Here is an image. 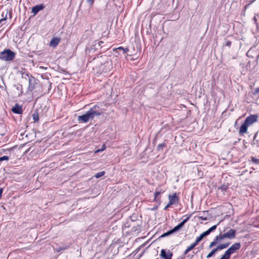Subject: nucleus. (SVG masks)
<instances>
[{
    "instance_id": "35",
    "label": "nucleus",
    "mask_w": 259,
    "mask_h": 259,
    "mask_svg": "<svg viewBox=\"0 0 259 259\" xmlns=\"http://www.w3.org/2000/svg\"><path fill=\"white\" fill-rule=\"evenodd\" d=\"M87 2L89 4H92L94 2V0H87Z\"/></svg>"
},
{
    "instance_id": "12",
    "label": "nucleus",
    "mask_w": 259,
    "mask_h": 259,
    "mask_svg": "<svg viewBox=\"0 0 259 259\" xmlns=\"http://www.w3.org/2000/svg\"><path fill=\"white\" fill-rule=\"evenodd\" d=\"M60 41V38L58 37H53L52 38L50 42V46L52 47H56L59 43Z\"/></svg>"
},
{
    "instance_id": "25",
    "label": "nucleus",
    "mask_w": 259,
    "mask_h": 259,
    "mask_svg": "<svg viewBox=\"0 0 259 259\" xmlns=\"http://www.w3.org/2000/svg\"><path fill=\"white\" fill-rule=\"evenodd\" d=\"M105 174V171H100L99 172H98L97 174H96V175H95V177L96 178H100L101 177L103 176V175H104Z\"/></svg>"
},
{
    "instance_id": "10",
    "label": "nucleus",
    "mask_w": 259,
    "mask_h": 259,
    "mask_svg": "<svg viewBox=\"0 0 259 259\" xmlns=\"http://www.w3.org/2000/svg\"><path fill=\"white\" fill-rule=\"evenodd\" d=\"M44 8L45 6L42 4L37 5L32 8L31 12L33 15H36L39 11L42 10Z\"/></svg>"
},
{
    "instance_id": "13",
    "label": "nucleus",
    "mask_w": 259,
    "mask_h": 259,
    "mask_svg": "<svg viewBox=\"0 0 259 259\" xmlns=\"http://www.w3.org/2000/svg\"><path fill=\"white\" fill-rule=\"evenodd\" d=\"M219 224V223L217 225L212 226L211 227L209 228L207 230H206V231L202 233V234H203V236L204 237L208 236L211 232H213L217 229V227Z\"/></svg>"
},
{
    "instance_id": "22",
    "label": "nucleus",
    "mask_w": 259,
    "mask_h": 259,
    "mask_svg": "<svg viewBox=\"0 0 259 259\" xmlns=\"http://www.w3.org/2000/svg\"><path fill=\"white\" fill-rule=\"evenodd\" d=\"M190 219V216L187 217L185 219H184L182 222H181L179 225L181 227V228L184 226L185 224Z\"/></svg>"
},
{
    "instance_id": "6",
    "label": "nucleus",
    "mask_w": 259,
    "mask_h": 259,
    "mask_svg": "<svg viewBox=\"0 0 259 259\" xmlns=\"http://www.w3.org/2000/svg\"><path fill=\"white\" fill-rule=\"evenodd\" d=\"M257 117L258 116L257 115H251L245 119L244 122L249 126L256 122L257 120Z\"/></svg>"
},
{
    "instance_id": "5",
    "label": "nucleus",
    "mask_w": 259,
    "mask_h": 259,
    "mask_svg": "<svg viewBox=\"0 0 259 259\" xmlns=\"http://www.w3.org/2000/svg\"><path fill=\"white\" fill-rule=\"evenodd\" d=\"M241 247V244L239 242L233 244L225 252L231 256V255L239 250Z\"/></svg>"
},
{
    "instance_id": "17",
    "label": "nucleus",
    "mask_w": 259,
    "mask_h": 259,
    "mask_svg": "<svg viewBox=\"0 0 259 259\" xmlns=\"http://www.w3.org/2000/svg\"><path fill=\"white\" fill-rule=\"evenodd\" d=\"M230 244V242H228V243H223V244H219L216 247V249H217L218 251L224 249L225 248H227Z\"/></svg>"
},
{
    "instance_id": "28",
    "label": "nucleus",
    "mask_w": 259,
    "mask_h": 259,
    "mask_svg": "<svg viewBox=\"0 0 259 259\" xmlns=\"http://www.w3.org/2000/svg\"><path fill=\"white\" fill-rule=\"evenodd\" d=\"M9 159V157L8 156H4L3 157H0V162L4 160H8Z\"/></svg>"
},
{
    "instance_id": "11",
    "label": "nucleus",
    "mask_w": 259,
    "mask_h": 259,
    "mask_svg": "<svg viewBox=\"0 0 259 259\" xmlns=\"http://www.w3.org/2000/svg\"><path fill=\"white\" fill-rule=\"evenodd\" d=\"M229 237V239H233L236 237V230L233 229H229L227 232H226Z\"/></svg>"
},
{
    "instance_id": "45",
    "label": "nucleus",
    "mask_w": 259,
    "mask_h": 259,
    "mask_svg": "<svg viewBox=\"0 0 259 259\" xmlns=\"http://www.w3.org/2000/svg\"><path fill=\"white\" fill-rule=\"evenodd\" d=\"M193 252H194V253H197V252H196V251H194Z\"/></svg>"
},
{
    "instance_id": "19",
    "label": "nucleus",
    "mask_w": 259,
    "mask_h": 259,
    "mask_svg": "<svg viewBox=\"0 0 259 259\" xmlns=\"http://www.w3.org/2000/svg\"><path fill=\"white\" fill-rule=\"evenodd\" d=\"M32 117L34 122H38L39 121V114L37 110H35L32 114Z\"/></svg>"
},
{
    "instance_id": "27",
    "label": "nucleus",
    "mask_w": 259,
    "mask_h": 259,
    "mask_svg": "<svg viewBox=\"0 0 259 259\" xmlns=\"http://www.w3.org/2000/svg\"><path fill=\"white\" fill-rule=\"evenodd\" d=\"M230 256L228 255L226 252H225L224 254L222 255V256L220 259H230Z\"/></svg>"
},
{
    "instance_id": "41",
    "label": "nucleus",
    "mask_w": 259,
    "mask_h": 259,
    "mask_svg": "<svg viewBox=\"0 0 259 259\" xmlns=\"http://www.w3.org/2000/svg\"><path fill=\"white\" fill-rule=\"evenodd\" d=\"M255 0H250L251 3L254 2Z\"/></svg>"
},
{
    "instance_id": "31",
    "label": "nucleus",
    "mask_w": 259,
    "mask_h": 259,
    "mask_svg": "<svg viewBox=\"0 0 259 259\" xmlns=\"http://www.w3.org/2000/svg\"><path fill=\"white\" fill-rule=\"evenodd\" d=\"M161 193V192H156L155 193V200H157V199H158V196Z\"/></svg>"
},
{
    "instance_id": "4",
    "label": "nucleus",
    "mask_w": 259,
    "mask_h": 259,
    "mask_svg": "<svg viewBox=\"0 0 259 259\" xmlns=\"http://www.w3.org/2000/svg\"><path fill=\"white\" fill-rule=\"evenodd\" d=\"M205 237L203 236V234H201L200 235L197 237L195 242L192 243L189 246L187 247L186 249L185 250L183 255H186L189 251L192 250L198 244L199 242H200L203 238Z\"/></svg>"
},
{
    "instance_id": "9",
    "label": "nucleus",
    "mask_w": 259,
    "mask_h": 259,
    "mask_svg": "<svg viewBox=\"0 0 259 259\" xmlns=\"http://www.w3.org/2000/svg\"><path fill=\"white\" fill-rule=\"evenodd\" d=\"M12 111L13 113L18 114H21L23 112L22 106L18 104H15V105L12 107Z\"/></svg>"
},
{
    "instance_id": "36",
    "label": "nucleus",
    "mask_w": 259,
    "mask_h": 259,
    "mask_svg": "<svg viewBox=\"0 0 259 259\" xmlns=\"http://www.w3.org/2000/svg\"><path fill=\"white\" fill-rule=\"evenodd\" d=\"M103 43H104V42H103V41H99V42H98V45H99V46H101V47Z\"/></svg>"
},
{
    "instance_id": "32",
    "label": "nucleus",
    "mask_w": 259,
    "mask_h": 259,
    "mask_svg": "<svg viewBox=\"0 0 259 259\" xmlns=\"http://www.w3.org/2000/svg\"><path fill=\"white\" fill-rule=\"evenodd\" d=\"M105 149V146L104 145L103 146V147L101 149L98 150L96 151V152H99L103 151Z\"/></svg>"
},
{
    "instance_id": "3",
    "label": "nucleus",
    "mask_w": 259,
    "mask_h": 259,
    "mask_svg": "<svg viewBox=\"0 0 259 259\" xmlns=\"http://www.w3.org/2000/svg\"><path fill=\"white\" fill-rule=\"evenodd\" d=\"M226 238L229 239V237L227 234L226 232L222 233V232L220 233V234L218 235H217L213 239V241L210 242L208 246L209 248H211L212 247L216 245L219 242H221L223 240L225 239Z\"/></svg>"
},
{
    "instance_id": "33",
    "label": "nucleus",
    "mask_w": 259,
    "mask_h": 259,
    "mask_svg": "<svg viewBox=\"0 0 259 259\" xmlns=\"http://www.w3.org/2000/svg\"><path fill=\"white\" fill-rule=\"evenodd\" d=\"M129 51V49L127 48H124L123 50V54L126 53Z\"/></svg>"
},
{
    "instance_id": "23",
    "label": "nucleus",
    "mask_w": 259,
    "mask_h": 259,
    "mask_svg": "<svg viewBox=\"0 0 259 259\" xmlns=\"http://www.w3.org/2000/svg\"><path fill=\"white\" fill-rule=\"evenodd\" d=\"M174 233L172 232V230H170L168 231H167V232L166 233H163V234H162L161 236H160V237L161 238H163V237H166V236H168L172 234H173Z\"/></svg>"
},
{
    "instance_id": "15",
    "label": "nucleus",
    "mask_w": 259,
    "mask_h": 259,
    "mask_svg": "<svg viewBox=\"0 0 259 259\" xmlns=\"http://www.w3.org/2000/svg\"><path fill=\"white\" fill-rule=\"evenodd\" d=\"M248 125L245 122L241 125L239 133L240 134H243L246 133Z\"/></svg>"
},
{
    "instance_id": "26",
    "label": "nucleus",
    "mask_w": 259,
    "mask_h": 259,
    "mask_svg": "<svg viewBox=\"0 0 259 259\" xmlns=\"http://www.w3.org/2000/svg\"><path fill=\"white\" fill-rule=\"evenodd\" d=\"M181 229V227L178 225L177 226H175L172 229H171L172 232L174 233L176 232H178L179 230H180Z\"/></svg>"
},
{
    "instance_id": "29",
    "label": "nucleus",
    "mask_w": 259,
    "mask_h": 259,
    "mask_svg": "<svg viewBox=\"0 0 259 259\" xmlns=\"http://www.w3.org/2000/svg\"><path fill=\"white\" fill-rule=\"evenodd\" d=\"M251 161L255 164L259 163V159L255 158L254 157H251Z\"/></svg>"
},
{
    "instance_id": "24",
    "label": "nucleus",
    "mask_w": 259,
    "mask_h": 259,
    "mask_svg": "<svg viewBox=\"0 0 259 259\" xmlns=\"http://www.w3.org/2000/svg\"><path fill=\"white\" fill-rule=\"evenodd\" d=\"M8 14V11L6 12L5 16H4V12L2 13V16L4 17L3 19L0 20V24L6 20Z\"/></svg>"
},
{
    "instance_id": "8",
    "label": "nucleus",
    "mask_w": 259,
    "mask_h": 259,
    "mask_svg": "<svg viewBox=\"0 0 259 259\" xmlns=\"http://www.w3.org/2000/svg\"><path fill=\"white\" fill-rule=\"evenodd\" d=\"M160 256L163 259H171L172 253L169 251L166 253V251L163 249L161 250Z\"/></svg>"
},
{
    "instance_id": "20",
    "label": "nucleus",
    "mask_w": 259,
    "mask_h": 259,
    "mask_svg": "<svg viewBox=\"0 0 259 259\" xmlns=\"http://www.w3.org/2000/svg\"><path fill=\"white\" fill-rule=\"evenodd\" d=\"M166 146V144L163 142L162 143L159 144L157 147V150L158 151H162L163 150V148Z\"/></svg>"
},
{
    "instance_id": "42",
    "label": "nucleus",
    "mask_w": 259,
    "mask_h": 259,
    "mask_svg": "<svg viewBox=\"0 0 259 259\" xmlns=\"http://www.w3.org/2000/svg\"><path fill=\"white\" fill-rule=\"evenodd\" d=\"M177 259H184V257H181V258H177Z\"/></svg>"
},
{
    "instance_id": "2",
    "label": "nucleus",
    "mask_w": 259,
    "mask_h": 259,
    "mask_svg": "<svg viewBox=\"0 0 259 259\" xmlns=\"http://www.w3.org/2000/svg\"><path fill=\"white\" fill-rule=\"evenodd\" d=\"M15 55L16 54L10 49H5L0 52V59L6 61H12Z\"/></svg>"
},
{
    "instance_id": "1",
    "label": "nucleus",
    "mask_w": 259,
    "mask_h": 259,
    "mask_svg": "<svg viewBox=\"0 0 259 259\" xmlns=\"http://www.w3.org/2000/svg\"><path fill=\"white\" fill-rule=\"evenodd\" d=\"M103 113L102 109L99 105H95L86 112L85 114L78 116L77 120L79 122L87 123L90 120L93 119L96 116L101 115Z\"/></svg>"
},
{
    "instance_id": "47",
    "label": "nucleus",
    "mask_w": 259,
    "mask_h": 259,
    "mask_svg": "<svg viewBox=\"0 0 259 259\" xmlns=\"http://www.w3.org/2000/svg\"><path fill=\"white\" fill-rule=\"evenodd\" d=\"M2 154V152H0V155Z\"/></svg>"
},
{
    "instance_id": "43",
    "label": "nucleus",
    "mask_w": 259,
    "mask_h": 259,
    "mask_svg": "<svg viewBox=\"0 0 259 259\" xmlns=\"http://www.w3.org/2000/svg\"><path fill=\"white\" fill-rule=\"evenodd\" d=\"M256 134H255L254 136V140H255V138H256Z\"/></svg>"
},
{
    "instance_id": "44",
    "label": "nucleus",
    "mask_w": 259,
    "mask_h": 259,
    "mask_svg": "<svg viewBox=\"0 0 259 259\" xmlns=\"http://www.w3.org/2000/svg\"><path fill=\"white\" fill-rule=\"evenodd\" d=\"M193 257V255H190V258H192Z\"/></svg>"
},
{
    "instance_id": "39",
    "label": "nucleus",
    "mask_w": 259,
    "mask_h": 259,
    "mask_svg": "<svg viewBox=\"0 0 259 259\" xmlns=\"http://www.w3.org/2000/svg\"><path fill=\"white\" fill-rule=\"evenodd\" d=\"M200 219H201V220H207V218H202V217H200Z\"/></svg>"
},
{
    "instance_id": "18",
    "label": "nucleus",
    "mask_w": 259,
    "mask_h": 259,
    "mask_svg": "<svg viewBox=\"0 0 259 259\" xmlns=\"http://www.w3.org/2000/svg\"><path fill=\"white\" fill-rule=\"evenodd\" d=\"M14 87H15L16 90L17 91V95L18 96H21L23 94V89L22 85H15Z\"/></svg>"
},
{
    "instance_id": "7",
    "label": "nucleus",
    "mask_w": 259,
    "mask_h": 259,
    "mask_svg": "<svg viewBox=\"0 0 259 259\" xmlns=\"http://www.w3.org/2000/svg\"><path fill=\"white\" fill-rule=\"evenodd\" d=\"M29 85H28V90L30 91H33L35 88V85L36 84V80L34 77L32 76H29Z\"/></svg>"
},
{
    "instance_id": "14",
    "label": "nucleus",
    "mask_w": 259,
    "mask_h": 259,
    "mask_svg": "<svg viewBox=\"0 0 259 259\" xmlns=\"http://www.w3.org/2000/svg\"><path fill=\"white\" fill-rule=\"evenodd\" d=\"M20 74H21L22 78L26 80L29 79V76H32L31 74H29L27 71H26V69H22L20 71Z\"/></svg>"
},
{
    "instance_id": "37",
    "label": "nucleus",
    "mask_w": 259,
    "mask_h": 259,
    "mask_svg": "<svg viewBox=\"0 0 259 259\" xmlns=\"http://www.w3.org/2000/svg\"><path fill=\"white\" fill-rule=\"evenodd\" d=\"M174 204V203H173V202H171V201L169 200V202L167 204L170 206V205H171Z\"/></svg>"
},
{
    "instance_id": "34",
    "label": "nucleus",
    "mask_w": 259,
    "mask_h": 259,
    "mask_svg": "<svg viewBox=\"0 0 259 259\" xmlns=\"http://www.w3.org/2000/svg\"><path fill=\"white\" fill-rule=\"evenodd\" d=\"M258 93H259V87L255 89L254 93V94H256Z\"/></svg>"
},
{
    "instance_id": "21",
    "label": "nucleus",
    "mask_w": 259,
    "mask_h": 259,
    "mask_svg": "<svg viewBox=\"0 0 259 259\" xmlns=\"http://www.w3.org/2000/svg\"><path fill=\"white\" fill-rule=\"evenodd\" d=\"M218 250L216 249V247L213 248L206 256V258H208L212 257L217 252Z\"/></svg>"
},
{
    "instance_id": "30",
    "label": "nucleus",
    "mask_w": 259,
    "mask_h": 259,
    "mask_svg": "<svg viewBox=\"0 0 259 259\" xmlns=\"http://www.w3.org/2000/svg\"><path fill=\"white\" fill-rule=\"evenodd\" d=\"M231 44H232V42L230 40H227L226 41L225 46L227 47H230V46H231Z\"/></svg>"
},
{
    "instance_id": "16",
    "label": "nucleus",
    "mask_w": 259,
    "mask_h": 259,
    "mask_svg": "<svg viewBox=\"0 0 259 259\" xmlns=\"http://www.w3.org/2000/svg\"><path fill=\"white\" fill-rule=\"evenodd\" d=\"M168 199H169V200L171 201V202H173L174 203L178 202L179 201V198L177 196L176 193L174 194L171 196L169 195Z\"/></svg>"
},
{
    "instance_id": "46",
    "label": "nucleus",
    "mask_w": 259,
    "mask_h": 259,
    "mask_svg": "<svg viewBox=\"0 0 259 259\" xmlns=\"http://www.w3.org/2000/svg\"><path fill=\"white\" fill-rule=\"evenodd\" d=\"M193 252H194V253H197V252H196V251H194Z\"/></svg>"
},
{
    "instance_id": "40",
    "label": "nucleus",
    "mask_w": 259,
    "mask_h": 259,
    "mask_svg": "<svg viewBox=\"0 0 259 259\" xmlns=\"http://www.w3.org/2000/svg\"><path fill=\"white\" fill-rule=\"evenodd\" d=\"M118 50H123L124 49V48H122V47H119V48H118Z\"/></svg>"
},
{
    "instance_id": "38",
    "label": "nucleus",
    "mask_w": 259,
    "mask_h": 259,
    "mask_svg": "<svg viewBox=\"0 0 259 259\" xmlns=\"http://www.w3.org/2000/svg\"><path fill=\"white\" fill-rule=\"evenodd\" d=\"M169 207H170V206H169L168 204H167V205H166V206L164 208V209H164V210H167V209Z\"/></svg>"
}]
</instances>
